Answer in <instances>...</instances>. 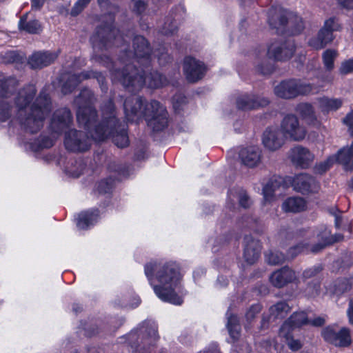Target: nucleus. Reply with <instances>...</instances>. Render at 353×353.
<instances>
[{"label":"nucleus","instance_id":"nucleus-53","mask_svg":"<svg viewBox=\"0 0 353 353\" xmlns=\"http://www.w3.org/2000/svg\"><path fill=\"white\" fill-rule=\"evenodd\" d=\"M330 213L334 216V225L336 228H339L342 223L341 212L337 209H333Z\"/></svg>","mask_w":353,"mask_h":353},{"label":"nucleus","instance_id":"nucleus-31","mask_svg":"<svg viewBox=\"0 0 353 353\" xmlns=\"http://www.w3.org/2000/svg\"><path fill=\"white\" fill-rule=\"evenodd\" d=\"M334 157H335V161L343 164L345 170H352L353 161H352V158L353 157V141L350 147L341 149L336 155Z\"/></svg>","mask_w":353,"mask_h":353},{"label":"nucleus","instance_id":"nucleus-58","mask_svg":"<svg viewBox=\"0 0 353 353\" xmlns=\"http://www.w3.org/2000/svg\"><path fill=\"white\" fill-rule=\"evenodd\" d=\"M343 123L350 128L353 127V110L348 113L343 119Z\"/></svg>","mask_w":353,"mask_h":353},{"label":"nucleus","instance_id":"nucleus-30","mask_svg":"<svg viewBox=\"0 0 353 353\" xmlns=\"http://www.w3.org/2000/svg\"><path fill=\"white\" fill-rule=\"evenodd\" d=\"M290 312V307L285 301H279L272 305L269 309V321L284 319Z\"/></svg>","mask_w":353,"mask_h":353},{"label":"nucleus","instance_id":"nucleus-11","mask_svg":"<svg viewBox=\"0 0 353 353\" xmlns=\"http://www.w3.org/2000/svg\"><path fill=\"white\" fill-rule=\"evenodd\" d=\"M94 78L97 80L103 92H106L108 87L105 83V78L102 73L94 71H85L78 74H68L62 77L63 83L61 91L64 94H69L83 80Z\"/></svg>","mask_w":353,"mask_h":353},{"label":"nucleus","instance_id":"nucleus-64","mask_svg":"<svg viewBox=\"0 0 353 353\" xmlns=\"http://www.w3.org/2000/svg\"><path fill=\"white\" fill-rule=\"evenodd\" d=\"M173 32H174V30H168V31L165 30V34H168V33H171V34H172V33H173Z\"/></svg>","mask_w":353,"mask_h":353},{"label":"nucleus","instance_id":"nucleus-19","mask_svg":"<svg viewBox=\"0 0 353 353\" xmlns=\"http://www.w3.org/2000/svg\"><path fill=\"white\" fill-rule=\"evenodd\" d=\"M322 334L325 341L336 346L346 347L351 343L350 330L346 327H343L338 332L327 327L323 331Z\"/></svg>","mask_w":353,"mask_h":353},{"label":"nucleus","instance_id":"nucleus-6","mask_svg":"<svg viewBox=\"0 0 353 353\" xmlns=\"http://www.w3.org/2000/svg\"><path fill=\"white\" fill-rule=\"evenodd\" d=\"M50 110L48 94L41 91L28 110L18 112L17 119L26 132L37 133L43 128L44 120Z\"/></svg>","mask_w":353,"mask_h":353},{"label":"nucleus","instance_id":"nucleus-5","mask_svg":"<svg viewBox=\"0 0 353 353\" xmlns=\"http://www.w3.org/2000/svg\"><path fill=\"white\" fill-rule=\"evenodd\" d=\"M101 112V121L96 126L94 134H92V138L94 141H102L111 137L117 147H127L129 145V139L125 127L119 122L116 109L111 99L103 103Z\"/></svg>","mask_w":353,"mask_h":353},{"label":"nucleus","instance_id":"nucleus-15","mask_svg":"<svg viewBox=\"0 0 353 353\" xmlns=\"http://www.w3.org/2000/svg\"><path fill=\"white\" fill-rule=\"evenodd\" d=\"M206 72V67L199 60L187 57L183 61V72L189 82L194 83L201 79Z\"/></svg>","mask_w":353,"mask_h":353},{"label":"nucleus","instance_id":"nucleus-46","mask_svg":"<svg viewBox=\"0 0 353 353\" xmlns=\"http://www.w3.org/2000/svg\"><path fill=\"white\" fill-rule=\"evenodd\" d=\"M289 348L292 351H297L302 347V344L299 340H295L292 336V331H289L288 337H283Z\"/></svg>","mask_w":353,"mask_h":353},{"label":"nucleus","instance_id":"nucleus-13","mask_svg":"<svg viewBox=\"0 0 353 353\" xmlns=\"http://www.w3.org/2000/svg\"><path fill=\"white\" fill-rule=\"evenodd\" d=\"M288 158L295 168L307 169L312 165L315 155L307 148L297 145L290 150Z\"/></svg>","mask_w":353,"mask_h":353},{"label":"nucleus","instance_id":"nucleus-60","mask_svg":"<svg viewBox=\"0 0 353 353\" xmlns=\"http://www.w3.org/2000/svg\"><path fill=\"white\" fill-rule=\"evenodd\" d=\"M347 316L350 323L353 325V299L350 301L349 308L347 310Z\"/></svg>","mask_w":353,"mask_h":353},{"label":"nucleus","instance_id":"nucleus-39","mask_svg":"<svg viewBox=\"0 0 353 353\" xmlns=\"http://www.w3.org/2000/svg\"><path fill=\"white\" fill-rule=\"evenodd\" d=\"M310 248L307 243H301L289 249L287 254V259H292L296 257L298 254L305 252L309 253L310 252Z\"/></svg>","mask_w":353,"mask_h":353},{"label":"nucleus","instance_id":"nucleus-26","mask_svg":"<svg viewBox=\"0 0 353 353\" xmlns=\"http://www.w3.org/2000/svg\"><path fill=\"white\" fill-rule=\"evenodd\" d=\"M37 92L34 85H28L20 90L14 99L18 112L28 110V105L32 102Z\"/></svg>","mask_w":353,"mask_h":353},{"label":"nucleus","instance_id":"nucleus-23","mask_svg":"<svg viewBox=\"0 0 353 353\" xmlns=\"http://www.w3.org/2000/svg\"><path fill=\"white\" fill-rule=\"evenodd\" d=\"M296 279L294 271L288 267H283L274 271L270 276V283L276 288H283Z\"/></svg>","mask_w":353,"mask_h":353},{"label":"nucleus","instance_id":"nucleus-47","mask_svg":"<svg viewBox=\"0 0 353 353\" xmlns=\"http://www.w3.org/2000/svg\"><path fill=\"white\" fill-rule=\"evenodd\" d=\"M11 116V106L7 103L0 104V121H6Z\"/></svg>","mask_w":353,"mask_h":353},{"label":"nucleus","instance_id":"nucleus-22","mask_svg":"<svg viewBox=\"0 0 353 353\" xmlns=\"http://www.w3.org/2000/svg\"><path fill=\"white\" fill-rule=\"evenodd\" d=\"M294 190L301 193L315 192L318 189L316 180L310 175L303 173L296 175L292 181Z\"/></svg>","mask_w":353,"mask_h":353},{"label":"nucleus","instance_id":"nucleus-1","mask_svg":"<svg viewBox=\"0 0 353 353\" xmlns=\"http://www.w3.org/2000/svg\"><path fill=\"white\" fill-rule=\"evenodd\" d=\"M126 40L117 29H112L108 33L104 46L109 47L110 43L122 48L119 56V61L123 65L122 69L112 71L114 81H119L129 92H138L144 85L149 88L157 89L168 83V79L156 70H149L150 62V49L148 41L143 37L136 36L133 39L134 52L126 50L124 42Z\"/></svg>","mask_w":353,"mask_h":353},{"label":"nucleus","instance_id":"nucleus-56","mask_svg":"<svg viewBox=\"0 0 353 353\" xmlns=\"http://www.w3.org/2000/svg\"><path fill=\"white\" fill-rule=\"evenodd\" d=\"M239 203L244 208H248L250 203V199L246 194H241L239 197Z\"/></svg>","mask_w":353,"mask_h":353},{"label":"nucleus","instance_id":"nucleus-3","mask_svg":"<svg viewBox=\"0 0 353 353\" xmlns=\"http://www.w3.org/2000/svg\"><path fill=\"white\" fill-rule=\"evenodd\" d=\"M144 270L154 293L161 301L179 305L183 303L181 297L175 292L181 279L175 263L151 261L145 265Z\"/></svg>","mask_w":353,"mask_h":353},{"label":"nucleus","instance_id":"nucleus-55","mask_svg":"<svg viewBox=\"0 0 353 353\" xmlns=\"http://www.w3.org/2000/svg\"><path fill=\"white\" fill-rule=\"evenodd\" d=\"M146 8V4L142 1H137L134 3V10L138 13L141 14Z\"/></svg>","mask_w":353,"mask_h":353},{"label":"nucleus","instance_id":"nucleus-8","mask_svg":"<svg viewBox=\"0 0 353 353\" xmlns=\"http://www.w3.org/2000/svg\"><path fill=\"white\" fill-rule=\"evenodd\" d=\"M295 52V46L292 41H274L268 47L266 56L263 60H258L256 65V70L262 74H271L274 70V65L268 59L285 61L292 58Z\"/></svg>","mask_w":353,"mask_h":353},{"label":"nucleus","instance_id":"nucleus-50","mask_svg":"<svg viewBox=\"0 0 353 353\" xmlns=\"http://www.w3.org/2000/svg\"><path fill=\"white\" fill-rule=\"evenodd\" d=\"M339 72L343 75L353 72V59L343 61L339 68Z\"/></svg>","mask_w":353,"mask_h":353},{"label":"nucleus","instance_id":"nucleus-44","mask_svg":"<svg viewBox=\"0 0 353 353\" xmlns=\"http://www.w3.org/2000/svg\"><path fill=\"white\" fill-rule=\"evenodd\" d=\"M74 163L77 168L67 167V172L73 177H79L85 169V165L81 160L74 161Z\"/></svg>","mask_w":353,"mask_h":353},{"label":"nucleus","instance_id":"nucleus-59","mask_svg":"<svg viewBox=\"0 0 353 353\" xmlns=\"http://www.w3.org/2000/svg\"><path fill=\"white\" fill-rule=\"evenodd\" d=\"M325 323V319L322 317H316L312 321L310 320V324L314 326H321Z\"/></svg>","mask_w":353,"mask_h":353},{"label":"nucleus","instance_id":"nucleus-4","mask_svg":"<svg viewBox=\"0 0 353 353\" xmlns=\"http://www.w3.org/2000/svg\"><path fill=\"white\" fill-rule=\"evenodd\" d=\"M123 106L128 121H138L144 117L148 126L157 132L163 130L168 125V112L157 101L145 103L141 97H130L125 99Z\"/></svg>","mask_w":353,"mask_h":353},{"label":"nucleus","instance_id":"nucleus-16","mask_svg":"<svg viewBox=\"0 0 353 353\" xmlns=\"http://www.w3.org/2000/svg\"><path fill=\"white\" fill-rule=\"evenodd\" d=\"M270 100L255 94H245L239 96L236 99V107L242 110H252L267 106Z\"/></svg>","mask_w":353,"mask_h":353},{"label":"nucleus","instance_id":"nucleus-17","mask_svg":"<svg viewBox=\"0 0 353 353\" xmlns=\"http://www.w3.org/2000/svg\"><path fill=\"white\" fill-rule=\"evenodd\" d=\"M285 143V138L276 128H268L262 136V144L265 149L274 152L280 149Z\"/></svg>","mask_w":353,"mask_h":353},{"label":"nucleus","instance_id":"nucleus-32","mask_svg":"<svg viewBox=\"0 0 353 353\" xmlns=\"http://www.w3.org/2000/svg\"><path fill=\"white\" fill-rule=\"evenodd\" d=\"M319 108L323 113H328L330 111H336L339 109L343 101L341 99L328 98L326 97L317 99Z\"/></svg>","mask_w":353,"mask_h":353},{"label":"nucleus","instance_id":"nucleus-37","mask_svg":"<svg viewBox=\"0 0 353 353\" xmlns=\"http://www.w3.org/2000/svg\"><path fill=\"white\" fill-rule=\"evenodd\" d=\"M339 53L334 49H327L322 54V61L325 69L327 71H332L334 68V61Z\"/></svg>","mask_w":353,"mask_h":353},{"label":"nucleus","instance_id":"nucleus-12","mask_svg":"<svg viewBox=\"0 0 353 353\" xmlns=\"http://www.w3.org/2000/svg\"><path fill=\"white\" fill-rule=\"evenodd\" d=\"M281 132L284 138L294 141H300L305 139L307 131L300 124L296 116L292 114L286 115L281 122Z\"/></svg>","mask_w":353,"mask_h":353},{"label":"nucleus","instance_id":"nucleus-48","mask_svg":"<svg viewBox=\"0 0 353 353\" xmlns=\"http://www.w3.org/2000/svg\"><path fill=\"white\" fill-rule=\"evenodd\" d=\"M90 0H78L71 10V15H78L90 3Z\"/></svg>","mask_w":353,"mask_h":353},{"label":"nucleus","instance_id":"nucleus-25","mask_svg":"<svg viewBox=\"0 0 353 353\" xmlns=\"http://www.w3.org/2000/svg\"><path fill=\"white\" fill-rule=\"evenodd\" d=\"M244 243V259L249 264H253L260 256L261 244L251 236H245Z\"/></svg>","mask_w":353,"mask_h":353},{"label":"nucleus","instance_id":"nucleus-49","mask_svg":"<svg viewBox=\"0 0 353 353\" xmlns=\"http://www.w3.org/2000/svg\"><path fill=\"white\" fill-rule=\"evenodd\" d=\"M262 309V306L259 303L252 305L247 311L245 318L247 321H251Z\"/></svg>","mask_w":353,"mask_h":353},{"label":"nucleus","instance_id":"nucleus-62","mask_svg":"<svg viewBox=\"0 0 353 353\" xmlns=\"http://www.w3.org/2000/svg\"><path fill=\"white\" fill-rule=\"evenodd\" d=\"M200 353H221L220 351L217 349L216 346H214L212 350H205L203 352Z\"/></svg>","mask_w":353,"mask_h":353},{"label":"nucleus","instance_id":"nucleus-35","mask_svg":"<svg viewBox=\"0 0 353 353\" xmlns=\"http://www.w3.org/2000/svg\"><path fill=\"white\" fill-rule=\"evenodd\" d=\"M296 111L308 123H313L316 121L314 109L312 104L301 103L296 106Z\"/></svg>","mask_w":353,"mask_h":353},{"label":"nucleus","instance_id":"nucleus-34","mask_svg":"<svg viewBox=\"0 0 353 353\" xmlns=\"http://www.w3.org/2000/svg\"><path fill=\"white\" fill-rule=\"evenodd\" d=\"M28 13H26L20 19L19 22V29L30 34L39 33L42 30L41 23L36 19L28 21Z\"/></svg>","mask_w":353,"mask_h":353},{"label":"nucleus","instance_id":"nucleus-41","mask_svg":"<svg viewBox=\"0 0 353 353\" xmlns=\"http://www.w3.org/2000/svg\"><path fill=\"white\" fill-rule=\"evenodd\" d=\"M334 162L335 157L330 156L325 161L316 163L314 167V172L316 174H322L328 170Z\"/></svg>","mask_w":353,"mask_h":353},{"label":"nucleus","instance_id":"nucleus-24","mask_svg":"<svg viewBox=\"0 0 353 353\" xmlns=\"http://www.w3.org/2000/svg\"><path fill=\"white\" fill-rule=\"evenodd\" d=\"M58 57V52H37L28 59V64L32 69H40L53 63Z\"/></svg>","mask_w":353,"mask_h":353},{"label":"nucleus","instance_id":"nucleus-54","mask_svg":"<svg viewBox=\"0 0 353 353\" xmlns=\"http://www.w3.org/2000/svg\"><path fill=\"white\" fill-rule=\"evenodd\" d=\"M53 145V139L48 137H42L39 143V146L41 148H51Z\"/></svg>","mask_w":353,"mask_h":353},{"label":"nucleus","instance_id":"nucleus-9","mask_svg":"<svg viewBox=\"0 0 353 353\" xmlns=\"http://www.w3.org/2000/svg\"><path fill=\"white\" fill-rule=\"evenodd\" d=\"M269 24L278 32H288L290 34H299L304 28L302 19L296 14L283 9L271 10Z\"/></svg>","mask_w":353,"mask_h":353},{"label":"nucleus","instance_id":"nucleus-18","mask_svg":"<svg viewBox=\"0 0 353 353\" xmlns=\"http://www.w3.org/2000/svg\"><path fill=\"white\" fill-rule=\"evenodd\" d=\"M72 123V116L67 108L57 110L51 119L50 127L53 132L60 134L69 128Z\"/></svg>","mask_w":353,"mask_h":353},{"label":"nucleus","instance_id":"nucleus-28","mask_svg":"<svg viewBox=\"0 0 353 353\" xmlns=\"http://www.w3.org/2000/svg\"><path fill=\"white\" fill-rule=\"evenodd\" d=\"M340 26L336 22L334 18H330L326 20L323 28L319 31L318 34L326 45L334 40L333 32L337 31Z\"/></svg>","mask_w":353,"mask_h":353},{"label":"nucleus","instance_id":"nucleus-42","mask_svg":"<svg viewBox=\"0 0 353 353\" xmlns=\"http://www.w3.org/2000/svg\"><path fill=\"white\" fill-rule=\"evenodd\" d=\"M24 60V57L16 51L6 52L2 56V61L5 63H21Z\"/></svg>","mask_w":353,"mask_h":353},{"label":"nucleus","instance_id":"nucleus-52","mask_svg":"<svg viewBox=\"0 0 353 353\" xmlns=\"http://www.w3.org/2000/svg\"><path fill=\"white\" fill-rule=\"evenodd\" d=\"M322 270L323 268L321 265H314L310 268L305 270L303 273V276L305 279L312 278L318 274Z\"/></svg>","mask_w":353,"mask_h":353},{"label":"nucleus","instance_id":"nucleus-29","mask_svg":"<svg viewBox=\"0 0 353 353\" xmlns=\"http://www.w3.org/2000/svg\"><path fill=\"white\" fill-rule=\"evenodd\" d=\"M99 219V210L94 209L81 212L77 218V225L82 230L88 229L93 225Z\"/></svg>","mask_w":353,"mask_h":353},{"label":"nucleus","instance_id":"nucleus-27","mask_svg":"<svg viewBox=\"0 0 353 353\" xmlns=\"http://www.w3.org/2000/svg\"><path fill=\"white\" fill-rule=\"evenodd\" d=\"M284 188L285 184L281 177L275 176L272 177L263 188V194L265 201H272L276 192Z\"/></svg>","mask_w":353,"mask_h":353},{"label":"nucleus","instance_id":"nucleus-63","mask_svg":"<svg viewBox=\"0 0 353 353\" xmlns=\"http://www.w3.org/2000/svg\"><path fill=\"white\" fill-rule=\"evenodd\" d=\"M97 1H98V3L101 6L103 3H106L108 1V0H97Z\"/></svg>","mask_w":353,"mask_h":353},{"label":"nucleus","instance_id":"nucleus-7","mask_svg":"<svg viewBox=\"0 0 353 353\" xmlns=\"http://www.w3.org/2000/svg\"><path fill=\"white\" fill-rule=\"evenodd\" d=\"M158 339L157 327L150 322H144L128 335L133 353H150Z\"/></svg>","mask_w":353,"mask_h":353},{"label":"nucleus","instance_id":"nucleus-2","mask_svg":"<svg viewBox=\"0 0 353 353\" xmlns=\"http://www.w3.org/2000/svg\"><path fill=\"white\" fill-rule=\"evenodd\" d=\"M93 92L87 88L82 90L74 101L77 108V119L80 126L83 127L90 134L81 130H70L65 134V148L73 152H85L90 150L92 140V134H94L97 124V111L92 107L95 101Z\"/></svg>","mask_w":353,"mask_h":353},{"label":"nucleus","instance_id":"nucleus-20","mask_svg":"<svg viewBox=\"0 0 353 353\" xmlns=\"http://www.w3.org/2000/svg\"><path fill=\"white\" fill-rule=\"evenodd\" d=\"M308 324H310V320L306 312L303 311L294 312L281 325L279 330V336L281 337H288L289 331H292L294 328Z\"/></svg>","mask_w":353,"mask_h":353},{"label":"nucleus","instance_id":"nucleus-21","mask_svg":"<svg viewBox=\"0 0 353 353\" xmlns=\"http://www.w3.org/2000/svg\"><path fill=\"white\" fill-rule=\"evenodd\" d=\"M262 157V150L258 146L245 148L239 152V158L242 163L249 168H254L260 165Z\"/></svg>","mask_w":353,"mask_h":353},{"label":"nucleus","instance_id":"nucleus-10","mask_svg":"<svg viewBox=\"0 0 353 353\" xmlns=\"http://www.w3.org/2000/svg\"><path fill=\"white\" fill-rule=\"evenodd\" d=\"M321 86H316L312 83H303L295 79L282 81L274 87V94L280 98L285 99H294L299 95H306L310 93L319 92Z\"/></svg>","mask_w":353,"mask_h":353},{"label":"nucleus","instance_id":"nucleus-38","mask_svg":"<svg viewBox=\"0 0 353 353\" xmlns=\"http://www.w3.org/2000/svg\"><path fill=\"white\" fill-rule=\"evenodd\" d=\"M228 323L227 327L229 332L230 336L233 339V340H237L240 336V325L239 323V320L236 316L235 315H229L228 312Z\"/></svg>","mask_w":353,"mask_h":353},{"label":"nucleus","instance_id":"nucleus-14","mask_svg":"<svg viewBox=\"0 0 353 353\" xmlns=\"http://www.w3.org/2000/svg\"><path fill=\"white\" fill-rule=\"evenodd\" d=\"M314 235L316 237L318 242L311 246L310 252L314 254L321 252L327 245L340 241L343 239V236L341 234L332 235L331 232L325 225L316 227L314 230Z\"/></svg>","mask_w":353,"mask_h":353},{"label":"nucleus","instance_id":"nucleus-51","mask_svg":"<svg viewBox=\"0 0 353 353\" xmlns=\"http://www.w3.org/2000/svg\"><path fill=\"white\" fill-rule=\"evenodd\" d=\"M308 44L310 46L316 50L322 49L327 46L319 37V34L316 37L311 38L308 41Z\"/></svg>","mask_w":353,"mask_h":353},{"label":"nucleus","instance_id":"nucleus-36","mask_svg":"<svg viewBox=\"0 0 353 353\" xmlns=\"http://www.w3.org/2000/svg\"><path fill=\"white\" fill-rule=\"evenodd\" d=\"M18 85L17 80L14 77H9L0 81V98H8L12 95Z\"/></svg>","mask_w":353,"mask_h":353},{"label":"nucleus","instance_id":"nucleus-43","mask_svg":"<svg viewBox=\"0 0 353 353\" xmlns=\"http://www.w3.org/2000/svg\"><path fill=\"white\" fill-rule=\"evenodd\" d=\"M321 287L318 281H312L305 288V294L310 297H315L320 294Z\"/></svg>","mask_w":353,"mask_h":353},{"label":"nucleus","instance_id":"nucleus-45","mask_svg":"<svg viewBox=\"0 0 353 353\" xmlns=\"http://www.w3.org/2000/svg\"><path fill=\"white\" fill-rule=\"evenodd\" d=\"M113 188V181L111 179L102 180L97 185V190L99 193H108Z\"/></svg>","mask_w":353,"mask_h":353},{"label":"nucleus","instance_id":"nucleus-61","mask_svg":"<svg viewBox=\"0 0 353 353\" xmlns=\"http://www.w3.org/2000/svg\"><path fill=\"white\" fill-rule=\"evenodd\" d=\"M338 2L343 7L347 8L353 7V0H338Z\"/></svg>","mask_w":353,"mask_h":353},{"label":"nucleus","instance_id":"nucleus-57","mask_svg":"<svg viewBox=\"0 0 353 353\" xmlns=\"http://www.w3.org/2000/svg\"><path fill=\"white\" fill-rule=\"evenodd\" d=\"M46 0H31L32 10H39L43 6Z\"/></svg>","mask_w":353,"mask_h":353},{"label":"nucleus","instance_id":"nucleus-40","mask_svg":"<svg viewBox=\"0 0 353 353\" xmlns=\"http://www.w3.org/2000/svg\"><path fill=\"white\" fill-rule=\"evenodd\" d=\"M265 257L268 263L274 265L283 263L285 260H287V256H285L283 253L279 251H270L265 254Z\"/></svg>","mask_w":353,"mask_h":353},{"label":"nucleus","instance_id":"nucleus-33","mask_svg":"<svg viewBox=\"0 0 353 353\" xmlns=\"http://www.w3.org/2000/svg\"><path fill=\"white\" fill-rule=\"evenodd\" d=\"M305 201L301 197H290L282 205V209L286 212H299L305 208Z\"/></svg>","mask_w":353,"mask_h":353}]
</instances>
